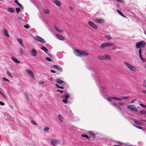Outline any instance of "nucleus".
<instances>
[{
    "mask_svg": "<svg viewBox=\"0 0 146 146\" xmlns=\"http://www.w3.org/2000/svg\"><path fill=\"white\" fill-rule=\"evenodd\" d=\"M65 95H63L61 96V98L64 99L62 100L64 104H66L67 103V100L70 96V95L67 93L65 92Z\"/></svg>",
    "mask_w": 146,
    "mask_h": 146,
    "instance_id": "obj_4",
    "label": "nucleus"
},
{
    "mask_svg": "<svg viewBox=\"0 0 146 146\" xmlns=\"http://www.w3.org/2000/svg\"><path fill=\"white\" fill-rule=\"evenodd\" d=\"M111 142H112L113 144H117L118 145H122L123 144V143L120 142V141H117L113 140H112L111 141Z\"/></svg>",
    "mask_w": 146,
    "mask_h": 146,
    "instance_id": "obj_19",
    "label": "nucleus"
},
{
    "mask_svg": "<svg viewBox=\"0 0 146 146\" xmlns=\"http://www.w3.org/2000/svg\"><path fill=\"white\" fill-rule=\"evenodd\" d=\"M0 105L1 106H4L5 105V104L3 102L0 101Z\"/></svg>",
    "mask_w": 146,
    "mask_h": 146,
    "instance_id": "obj_60",
    "label": "nucleus"
},
{
    "mask_svg": "<svg viewBox=\"0 0 146 146\" xmlns=\"http://www.w3.org/2000/svg\"><path fill=\"white\" fill-rule=\"evenodd\" d=\"M88 68L92 71V76L96 82L100 94L104 98H106L107 97V91L106 88L104 86V80L101 77L99 71L95 67L89 66Z\"/></svg>",
    "mask_w": 146,
    "mask_h": 146,
    "instance_id": "obj_1",
    "label": "nucleus"
},
{
    "mask_svg": "<svg viewBox=\"0 0 146 146\" xmlns=\"http://www.w3.org/2000/svg\"><path fill=\"white\" fill-rule=\"evenodd\" d=\"M0 94L3 97L5 98H6V96L0 90Z\"/></svg>",
    "mask_w": 146,
    "mask_h": 146,
    "instance_id": "obj_47",
    "label": "nucleus"
},
{
    "mask_svg": "<svg viewBox=\"0 0 146 146\" xmlns=\"http://www.w3.org/2000/svg\"><path fill=\"white\" fill-rule=\"evenodd\" d=\"M88 24L93 29H96L98 28V27L96 25H95L92 21H89L88 22Z\"/></svg>",
    "mask_w": 146,
    "mask_h": 146,
    "instance_id": "obj_8",
    "label": "nucleus"
},
{
    "mask_svg": "<svg viewBox=\"0 0 146 146\" xmlns=\"http://www.w3.org/2000/svg\"><path fill=\"white\" fill-rule=\"evenodd\" d=\"M111 58V56L108 54H105L104 55V59L105 60H109Z\"/></svg>",
    "mask_w": 146,
    "mask_h": 146,
    "instance_id": "obj_17",
    "label": "nucleus"
},
{
    "mask_svg": "<svg viewBox=\"0 0 146 146\" xmlns=\"http://www.w3.org/2000/svg\"><path fill=\"white\" fill-rule=\"evenodd\" d=\"M46 59L47 61L49 62H50L52 61V60L51 59L48 57H46Z\"/></svg>",
    "mask_w": 146,
    "mask_h": 146,
    "instance_id": "obj_49",
    "label": "nucleus"
},
{
    "mask_svg": "<svg viewBox=\"0 0 146 146\" xmlns=\"http://www.w3.org/2000/svg\"><path fill=\"white\" fill-rule=\"evenodd\" d=\"M54 28L55 30H56L58 32L60 33L62 32V31L58 29L55 26V25H54Z\"/></svg>",
    "mask_w": 146,
    "mask_h": 146,
    "instance_id": "obj_33",
    "label": "nucleus"
},
{
    "mask_svg": "<svg viewBox=\"0 0 146 146\" xmlns=\"http://www.w3.org/2000/svg\"><path fill=\"white\" fill-rule=\"evenodd\" d=\"M17 5H18V6L19 7H20L22 9H24V7H23V6L20 3H19L17 4Z\"/></svg>",
    "mask_w": 146,
    "mask_h": 146,
    "instance_id": "obj_42",
    "label": "nucleus"
},
{
    "mask_svg": "<svg viewBox=\"0 0 146 146\" xmlns=\"http://www.w3.org/2000/svg\"><path fill=\"white\" fill-rule=\"evenodd\" d=\"M39 84H44V82L43 81H40L39 82Z\"/></svg>",
    "mask_w": 146,
    "mask_h": 146,
    "instance_id": "obj_61",
    "label": "nucleus"
},
{
    "mask_svg": "<svg viewBox=\"0 0 146 146\" xmlns=\"http://www.w3.org/2000/svg\"><path fill=\"white\" fill-rule=\"evenodd\" d=\"M15 2L17 5L19 3L17 0H15Z\"/></svg>",
    "mask_w": 146,
    "mask_h": 146,
    "instance_id": "obj_64",
    "label": "nucleus"
},
{
    "mask_svg": "<svg viewBox=\"0 0 146 146\" xmlns=\"http://www.w3.org/2000/svg\"><path fill=\"white\" fill-rule=\"evenodd\" d=\"M31 55L33 56H36L37 55V52L35 49L33 48L31 51Z\"/></svg>",
    "mask_w": 146,
    "mask_h": 146,
    "instance_id": "obj_9",
    "label": "nucleus"
},
{
    "mask_svg": "<svg viewBox=\"0 0 146 146\" xmlns=\"http://www.w3.org/2000/svg\"><path fill=\"white\" fill-rule=\"evenodd\" d=\"M41 49L46 53L48 51V50L47 48L44 46H43L41 47Z\"/></svg>",
    "mask_w": 146,
    "mask_h": 146,
    "instance_id": "obj_28",
    "label": "nucleus"
},
{
    "mask_svg": "<svg viewBox=\"0 0 146 146\" xmlns=\"http://www.w3.org/2000/svg\"><path fill=\"white\" fill-rule=\"evenodd\" d=\"M3 33L7 37H9V36L8 33V32L6 29H5L4 30Z\"/></svg>",
    "mask_w": 146,
    "mask_h": 146,
    "instance_id": "obj_26",
    "label": "nucleus"
},
{
    "mask_svg": "<svg viewBox=\"0 0 146 146\" xmlns=\"http://www.w3.org/2000/svg\"><path fill=\"white\" fill-rule=\"evenodd\" d=\"M127 108L128 109L131 111H137V108L134 106V105H131L130 106H127Z\"/></svg>",
    "mask_w": 146,
    "mask_h": 146,
    "instance_id": "obj_7",
    "label": "nucleus"
},
{
    "mask_svg": "<svg viewBox=\"0 0 146 146\" xmlns=\"http://www.w3.org/2000/svg\"><path fill=\"white\" fill-rule=\"evenodd\" d=\"M53 67L54 68H55L56 69L58 70H59V71H60L61 72L62 71V68L60 66L58 65H54L53 66Z\"/></svg>",
    "mask_w": 146,
    "mask_h": 146,
    "instance_id": "obj_15",
    "label": "nucleus"
},
{
    "mask_svg": "<svg viewBox=\"0 0 146 146\" xmlns=\"http://www.w3.org/2000/svg\"><path fill=\"white\" fill-rule=\"evenodd\" d=\"M119 109V110L121 112V113H122L121 114H122V115L123 117H126L127 118V117H125V115L124 114V113L123 112V111H122V109H121V108L119 107H119H118V108H117Z\"/></svg>",
    "mask_w": 146,
    "mask_h": 146,
    "instance_id": "obj_34",
    "label": "nucleus"
},
{
    "mask_svg": "<svg viewBox=\"0 0 146 146\" xmlns=\"http://www.w3.org/2000/svg\"><path fill=\"white\" fill-rule=\"evenodd\" d=\"M107 46H113V43H107Z\"/></svg>",
    "mask_w": 146,
    "mask_h": 146,
    "instance_id": "obj_43",
    "label": "nucleus"
},
{
    "mask_svg": "<svg viewBox=\"0 0 146 146\" xmlns=\"http://www.w3.org/2000/svg\"><path fill=\"white\" fill-rule=\"evenodd\" d=\"M81 137H85L87 139H90L88 136L86 134H82Z\"/></svg>",
    "mask_w": 146,
    "mask_h": 146,
    "instance_id": "obj_31",
    "label": "nucleus"
},
{
    "mask_svg": "<svg viewBox=\"0 0 146 146\" xmlns=\"http://www.w3.org/2000/svg\"><path fill=\"white\" fill-rule=\"evenodd\" d=\"M17 41L21 45V46L24 47V45L23 42L22 40L21 39H18Z\"/></svg>",
    "mask_w": 146,
    "mask_h": 146,
    "instance_id": "obj_23",
    "label": "nucleus"
},
{
    "mask_svg": "<svg viewBox=\"0 0 146 146\" xmlns=\"http://www.w3.org/2000/svg\"><path fill=\"white\" fill-rule=\"evenodd\" d=\"M35 39L38 42H41L44 43H46V42L45 40L42 37L39 36H36L35 37Z\"/></svg>",
    "mask_w": 146,
    "mask_h": 146,
    "instance_id": "obj_6",
    "label": "nucleus"
},
{
    "mask_svg": "<svg viewBox=\"0 0 146 146\" xmlns=\"http://www.w3.org/2000/svg\"><path fill=\"white\" fill-rule=\"evenodd\" d=\"M139 56L140 58V59L142 60H143V59L142 57V55H141L142 53V49L141 48H139L138 50Z\"/></svg>",
    "mask_w": 146,
    "mask_h": 146,
    "instance_id": "obj_18",
    "label": "nucleus"
},
{
    "mask_svg": "<svg viewBox=\"0 0 146 146\" xmlns=\"http://www.w3.org/2000/svg\"><path fill=\"white\" fill-rule=\"evenodd\" d=\"M107 43H104L102 44L100 46V48L102 49H103L106 47H107Z\"/></svg>",
    "mask_w": 146,
    "mask_h": 146,
    "instance_id": "obj_25",
    "label": "nucleus"
},
{
    "mask_svg": "<svg viewBox=\"0 0 146 146\" xmlns=\"http://www.w3.org/2000/svg\"><path fill=\"white\" fill-rule=\"evenodd\" d=\"M134 121L136 124L138 125L142 126L143 125V123L139 121L134 120Z\"/></svg>",
    "mask_w": 146,
    "mask_h": 146,
    "instance_id": "obj_27",
    "label": "nucleus"
},
{
    "mask_svg": "<svg viewBox=\"0 0 146 146\" xmlns=\"http://www.w3.org/2000/svg\"><path fill=\"white\" fill-rule=\"evenodd\" d=\"M116 1L120 3H123L122 0H116Z\"/></svg>",
    "mask_w": 146,
    "mask_h": 146,
    "instance_id": "obj_62",
    "label": "nucleus"
},
{
    "mask_svg": "<svg viewBox=\"0 0 146 146\" xmlns=\"http://www.w3.org/2000/svg\"><path fill=\"white\" fill-rule=\"evenodd\" d=\"M50 11L48 9H44L43 10V12L44 14H49L50 13Z\"/></svg>",
    "mask_w": 146,
    "mask_h": 146,
    "instance_id": "obj_29",
    "label": "nucleus"
},
{
    "mask_svg": "<svg viewBox=\"0 0 146 146\" xmlns=\"http://www.w3.org/2000/svg\"><path fill=\"white\" fill-rule=\"evenodd\" d=\"M117 104L118 106H121L123 105V103L121 102H118Z\"/></svg>",
    "mask_w": 146,
    "mask_h": 146,
    "instance_id": "obj_52",
    "label": "nucleus"
},
{
    "mask_svg": "<svg viewBox=\"0 0 146 146\" xmlns=\"http://www.w3.org/2000/svg\"><path fill=\"white\" fill-rule=\"evenodd\" d=\"M137 100L136 99H134L131 100V104L133 103Z\"/></svg>",
    "mask_w": 146,
    "mask_h": 146,
    "instance_id": "obj_56",
    "label": "nucleus"
},
{
    "mask_svg": "<svg viewBox=\"0 0 146 146\" xmlns=\"http://www.w3.org/2000/svg\"><path fill=\"white\" fill-rule=\"evenodd\" d=\"M74 53L75 54L79 56H81L82 55L87 56L89 55L87 52L83 51L78 49L75 50Z\"/></svg>",
    "mask_w": 146,
    "mask_h": 146,
    "instance_id": "obj_2",
    "label": "nucleus"
},
{
    "mask_svg": "<svg viewBox=\"0 0 146 146\" xmlns=\"http://www.w3.org/2000/svg\"><path fill=\"white\" fill-rule=\"evenodd\" d=\"M134 126L135 127H136L138 128V129H143V128L142 127H140V126H137V125H134Z\"/></svg>",
    "mask_w": 146,
    "mask_h": 146,
    "instance_id": "obj_55",
    "label": "nucleus"
},
{
    "mask_svg": "<svg viewBox=\"0 0 146 146\" xmlns=\"http://www.w3.org/2000/svg\"><path fill=\"white\" fill-rule=\"evenodd\" d=\"M139 113L142 115L146 114V111L145 110H141L139 111Z\"/></svg>",
    "mask_w": 146,
    "mask_h": 146,
    "instance_id": "obj_36",
    "label": "nucleus"
},
{
    "mask_svg": "<svg viewBox=\"0 0 146 146\" xmlns=\"http://www.w3.org/2000/svg\"><path fill=\"white\" fill-rule=\"evenodd\" d=\"M145 45L146 43L144 41H141L136 43V48H143L145 46Z\"/></svg>",
    "mask_w": 146,
    "mask_h": 146,
    "instance_id": "obj_3",
    "label": "nucleus"
},
{
    "mask_svg": "<svg viewBox=\"0 0 146 146\" xmlns=\"http://www.w3.org/2000/svg\"><path fill=\"white\" fill-rule=\"evenodd\" d=\"M124 63L131 71L133 72H135L136 71L137 69L134 66H131L129 63L125 62H124Z\"/></svg>",
    "mask_w": 146,
    "mask_h": 146,
    "instance_id": "obj_5",
    "label": "nucleus"
},
{
    "mask_svg": "<svg viewBox=\"0 0 146 146\" xmlns=\"http://www.w3.org/2000/svg\"><path fill=\"white\" fill-rule=\"evenodd\" d=\"M50 141L51 144L54 146H56L58 142V141L56 139H51Z\"/></svg>",
    "mask_w": 146,
    "mask_h": 146,
    "instance_id": "obj_13",
    "label": "nucleus"
},
{
    "mask_svg": "<svg viewBox=\"0 0 146 146\" xmlns=\"http://www.w3.org/2000/svg\"><path fill=\"white\" fill-rule=\"evenodd\" d=\"M58 117L60 121L61 122H62L63 117L61 115H58Z\"/></svg>",
    "mask_w": 146,
    "mask_h": 146,
    "instance_id": "obj_32",
    "label": "nucleus"
},
{
    "mask_svg": "<svg viewBox=\"0 0 146 146\" xmlns=\"http://www.w3.org/2000/svg\"><path fill=\"white\" fill-rule=\"evenodd\" d=\"M55 82L56 83L59 84H63L62 85H65L67 84L66 83V82H64V81L62 80H61L59 79H56L55 80Z\"/></svg>",
    "mask_w": 146,
    "mask_h": 146,
    "instance_id": "obj_11",
    "label": "nucleus"
},
{
    "mask_svg": "<svg viewBox=\"0 0 146 146\" xmlns=\"http://www.w3.org/2000/svg\"><path fill=\"white\" fill-rule=\"evenodd\" d=\"M31 123L33 124H34V125H36L37 124V123L35 122V121H34V120L31 121Z\"/></svg>",
    "mask_w": 146,
    "mask_h": 146,
    "instance_id": "obj_58",
    "label": "nucleus"
},
{
    "mask_svg": "<svg viewBox=\"0 0 146 146\" xmlns=\"http://www.w3.org/2000/svg\"><path fill=\"white\" fill-rule=\"evenodd\" d=\"M56 36L60 40H64V37L60 35L59 34H56Z\"/></svg>",
    "mask_w": 146,
    "mask_h": 146,
    "instance_id": "obj_21",
    "label": "nucleus"
},
{
    "mask_svg": "<svg viewBox=\"0 0 146 146\" xmlns=\"http://www.w3.org/2000/svg\"><path fill=\"white\" fill-rule=\"evenodd\" d=\"M94 21L95 22L99 23H103L105 22L104 20L102 19H94Z\"/></svg>",
    "mask_w": 146,
    "mask_h": 146,
    "instance_id": "obj_10",
    "label": "nucleus"
},
{
    "mask_svg": "<svg viewBox=\"0 0 146 146\" xmlns=\"http://www.w3.org/2000/svg\"><path fill=\"white\" fill-rule=\"evenodd\" d=\"M129 98V96H125V97H121L122 99H127Z\"/></svg>",
    "mask_w": 146,
    "mask_h": 146,
    "instance_id": "obj_54",
    "label": "nucleus"
},
{
    "mask_svg": "<svg viewBox=\"0 0 146 146\" xmlns=\"http://www.w3.org/2000/svg\"><path fill=\"white\" fill-rule=\"evenodd\" d=\"M26 72L29 74L32 78H35L34 75L32 71L29 69H27L26 70Z\"/></svg>",
    "mask_w": 146,
    "mask_h": 146,
    "instance_id": "obj_14",
    "label": "nucleus"
},
{
    "mask_svg": "<svg viewBox=\"0 0 146 146\" xmlns=\"http://www.w3.org/2000/svg\"><path fill=\"white\" fill-rule=\"evenodd\" d=\"M8 11L10 13H14L15 9L13 8L9 7L7 9Z\"/></svg>",
    "mask_w": 146,
    "mask_h": 146,
    "instance_id": "obj_24",
    "label": "nucleus"
},
{
    "mask_svg": "<svg viewBox=\"0 0 146 146\" xmlns=\"http://www.w3.org/2000/svg\"><path fill=\"white\" fill-rule=\"evenodd\" d=\"M56 87L58 88H60L61 89H64V87L63 86H60L57 84H55Z\"/></svg>",
    "mask_w": 146,
    "mask_h": 146,
    "instance_id": "obj_35",
    "label": "nucleus"
},
{
    "mask_svg": "<svg viewBox=\"0 0 146 146\" xmlns=\"http://www.w3.org/2000/svg\"><path fill=\"white\" fill-rule=\"evenodd\" d=\"M25 95L26 96V98H27V100H29V97L28 96V93L27 92H25Z\"/></svg>",
    "mask_w": 146,
    "mask_h": 146,
    "instance_id": "obj_45",
    "label": "nucleus"
},
{
    "mask_svg": "<svg viewBox=\"0 0 146 146\" xmlns=\"http://www.w3.org/2000/svg\"><path fill=\"white\" fill-rule=\"evenodd\" d=\"M3 79L5 81H7V82H10V81L8 79H7L5 78H3Z\"/></svg>",
    "mask_w": 146,
    "mask_h": 146,
    "instance_id": "obj_51",
    "label": "nucleus"
},
{
    "mask_svg": "<svg viewBox=\"0 0 146 146\" xmlns=\"http://www.w3.org/2000/svg\"><path fill=\"white\" fill-rule=\"evenodd\" d=\"M68 8H69V9H70L71 10H72L73 9V7L71 6H69L68 7Z\"/></svg>",
    "mask_w": 146,
    "mask_h": 146,
    "instance_id": "obj_63",
    "label": "nucleus"
},
{
    "mask_svg": "<svg viewBox=\"0 0 146 146\" xmlns=\"http://www.w3.org/2000/svg\"><path fill=\"white\" fill-rule=\"evenodd\" d=\"M7 74L9 76L11 77V78L13 77V76L11 75L10 72L9 71H7Z\"/></svg>",
    "mask_w": 146,
    "mask_h": 146,
    "instance_id": "obj_40",
    "label": "nucleus"
},
{
    "mask_svg": "<svg viewBox=\"0 0 146 146\" xmlns=\"http://www.w3.org/2000/svg\"><path fill=\"white\" fill-rule=\"evenodd\" d=\"M88 134L92 136L93 139H95L96 138L95 134L94 132L91 131H89Z\"/></svg>",
    "mask_w": 146,
    "mask_h": 146,
    "instance_id": "obj_22",
    "label": "nucleus"
},
{
    "mask_svg": "<svg viewBox=\"0 0 146 146\" xmlns=\"http://www.w3.org/2000/svg\"><path fill=\"white\" fill-rule=\"evenodd\" d=\"M24 27L25 28L27 29H28L29 28V26L28 24L26 25H24Z\"/></svg>",
    "mask_w": 146,
    "mask_h": 146,
    "instance_id": "obj_50",
    "label": "nucleus"
},
{
    "mask_svg": "<svg viewBox=\"0 0 146 146\" xmlns=\"http://www.w3.org/2000/svg\"><path fill=\"white\" fill-rule=\"evenodd\" d=\"M140 106L142 107H143L145 108H146V105H145L142 104H140Z\"/></svg>",
    "mask_w": 146,
    "mask_h": 146,
    "instance_id": "obj_57",
    "label": "nucleus"
},
{
    "mask_svg": "<svg viewBox=\"0 0 146 146\" xmlns=\"http://www.w3.org/2000/svg\"><path fill=\"white\" fill-rule=\"evenodd\" d=\"M11 58L13 61L17 64L20 63V61L16 58L13 56L11 57Z\"/></svg>",
    "mask_w": 146,
    "mask_h": 146,
    "instance_id": "obj_20",
    "label": "nucleus"
},
{
    "mask_svg": "<svg viewBox=\"0 0 146 146\" xmlns=\"http://www.w3.org/2000/svg\"><path fill=\"white\" fill-rule=\"evenodd\" d=\"M53 1L58 6L60 7L61 5V3L60 1L57 0H53Z\"/></svg>",
    "mask_w": 146,
    "mask_h": 146,
    "instance_id": "obj_16",
    "label": "nucleus"
},
{
    "mask_svg": "<svg viewBox=\"0 0 146 146\" xmlns=\"http://www.w3.org/2000/svg\"><path fill=\"white\" fill-rule=\"evenodd\" d=\"M0 94L3 97L5 98H6V96L0 90Z\"/></svg>",
    "mask_w": 146,
    "mask_h": 146,
    "instance_id": "obj_48",
    "label": "nucleus"
},
{
    "mask_svg": "<svg viewBox=\"0 0 146 146\" xmlns=\"http://www.w3.org/2000/svg\"><path fill=\"white\" fill-rule=\"evenodd\" d=\"M57 92H60L62 94L63 93V91L62 90H56Z\"/></svg>",
    "mask_w": 146,
    "mask_h": 146,
    "instance_id": "obj_59",
    "label": "nucleus"
},
{
    "mask_svg": "<svg viewBox=\"0 0 146 146\" xmlns=\"http://www.w3.org/2000/svg\"><path fill=\"white\" fill-rule=\"evenodd\" d=\"M19 53L21 54H22L23 53V51L21 48H19Z\"/></svg>",
    "mask_w": 146,
    "mask_h": 146,
    "instance_id": "obj_44",
    "label": "nucleus"
},
{
    "mask_svg": "<svg viewBox=\"0 0 146 146\" xmlns=\"http://www.w3.org/2000/svg\"><path fill=\"white\" fill-rule=\"evenodd\" d=\"M97 58L100 60H105L104 56L101 55H99L97 56Z\"/></svg>",
    "mask_w": 146,
    "mask_h": 146,
    "instance_id": "obj_30",
    "label": "nucleus"
},
{
    "mask_svg": "<svg viewBox=\"0 0 146 146\" xmlns=\"http://www.w3.org/2000/svg\"><path fill=\"white\" fill-rule=\"evenodd\" d=\"M117 12L121 16L123 14V13L119 10H117Z\"/></svg>",
    "mask_w": 146,
    "mask_h": 146,
    "instance_id": "obj_46",
    "label": "nucleus"
},
{
    "mask_svg": "<svg viewBox=\"0 0 146 146\" xmlns=\"http://www.w3.org/2000/svg\"><path fill=\"white\" fill-rule=\"evenodd\" d=\"M111 104L114 106L115 107L117 108H118L119 107V106L118 105V104L116 103H111Z\"/></svg>",
    "mask_w": 146,
    "mask_h": 146,
    "instance_id": "obj_39",
    "label": "nucleus"
},
{
    "mask_svg": "<svg viewBox=\"0 0 146 146\" xmlns=\"http://www.w3.org/2000/svg\"><path fill=\"white\" fill-rule=\"evenodd\" d=\"M122 145H124L125 146H132V145L128 143H123Z\"/></svg>",
    "mask_w": 146,
    "mask_h": 146,
    "instance_id": "obj_37",
    "label": "nucleus"
},
{
    "mask_svg": "<svg viewBox=\"0 0 146 146\" xmlns=\"http://www.w3.org/2000/svg\"><path fill=\"white\" fill-rule=\"evenodd\" d=\"M15 10L17 13H19L20 12V9L19 8H16Z\"/></svg>",
    "mask_w": 146,
    "mask_h": 146,
    "instance_id": "obj_41",
    "label": "nucleus"
},
{
    "mask_svg": "<svg viewBox=\"0 0 146 146\" xmlns=\"http://www.w3.org/2000/svg\"><path fill=\"white\" fill-rule=\"evenodd\" d=\"M105 37L107 39L110 40L111 39V37L110 35H108L105 36Z\"/></svg>",
    "mask_w": 146,
    "mask_h": 146,
    "instance_id": "obj_38",
    "label": "nucleus"
},
{
    "mask_svg": "<svg viewBox=\"0 0 146 146\" xmlns=\"http://www.w3.org/2000/svg\"><path fill=\"white\" fill-rule=\"evenodd\" d=\"M112 99H113L114 100H122V99L119 98H117L116 97H108L107 98V100L110 101H111L112 100Z\"/></svg>",
    "mask_w": 146,
    "mask_h": 146,
    "instance_id": "obj_12",
    "label": "nucleus"
},
{
    "mask_svg": "<svg viewBox=\"0 0 146 146\" xmlns=\"http://www.w3.org/2000/svg\"><path fill=\"white\" fill-rule=\"evenodd\" d=\"M49 129L48 127H46L44 128V131H47L49 130Z\"/></svg>",
    "mask_w": 146,
    "mask_h": 146,
    "instance_id": "obj_53",
    "label": "nucleus"
}]
</instances>
